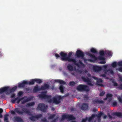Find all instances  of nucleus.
<instances>
[{"instance_id": "f257e3e1", "label": "nucleus", "mask_w": 122, "mask_h": 122, "mask_svg": "<svg viewBox=\"0 0 122 122\" xmlns=\"http://www.w3.org/2000/svg\"><path fill=\"white\" fill-rule=\"evenodd\" d=\"M21 110L22 111H21L19 108H15L14 110L15 111L13 110L11 111V113L12 115H15V112H16L20 115H23L24 113H26L31 116L29 117V119L31 121H36V119H38L42 117V115L41 114L33 116L29 110L25 108H23Z\"/></svg>"}, {"instance_id": "f03ea898", "label": "nucleus", "mask_w": 122, "mask_h": 122, "mask_svg": "<svg viewBox=\"0 0 122 122\" xmlns=\"http://www.w3.org/2000/svg\"><path fill=\"white\" fill-rule=\"evenodd\" d=\"M72 52H70L68 54V56L67 57V53H65L64 52L61 51L60 53V55L61 57V60L63 61H68L69 59H71L70 57L72 55Z\"/></svg>"}, {"instance_id": "7ed1b4c3", "label": "nucleus", "mask_w": 122, "mask_h": 122, "mask_svg": "<svg viewBox=\"0 0 122 122\" xmlns=\"http://www.w3.org/2000/svg\"><path fill=\"white\" fill-rule=\"evenodd\" d=\"M86 54L88 56L90 57L92 59H85L84 57V58L82 59H83L85 62H86V61H88L90 62H93L97 60V57L94 54H92L89 52H87L86 53Z\"/></svg>"}, {"instance_id": "20e7f679", "label": "nucleus", "mask_w": 122, "mask_h": 122, "mask_svg": "<svg viewBox=\"0 0 122 122\" xmlns=\"http://www.w3.org/2000/svg\"><path fill=\"white\" fill-rule=\"evenodd\" d=\"M48 106L44 103H39L36 108L37 109L45 112L48 108Z\"/></svg>"}, {"instance_id": "39448f33", "label": "nucleus", "mask_w": 122, "mask_h": 122, "mask_svg": "<svg viewBox=\"0 0 122 122\" xmlns=\"http://www.w3.org/2000/svg\"><path fill=\"white\" fill-rule=\"evenodd\" d=\"M39 97L40 98L46 99L49 102H52V100L51 98V96L46 95L45 92L39 95Z\"/></svg>"}, {"instance_id": "423d86ee", "label": "nucleus", "mask_w": 122, "mask_h": 122, "mask_svg": "<svg viewBox=\"0 0 122 122\" xmlns=\"http://www.w3.org/2000/svg\"><path fill=\"white\" fill-rule=\"evenodd\" d=\"M77 89L79 91H85L87 92L89 91L88 86L86 85L80 84L77 86Z\"/></svg>"}, {"instance_id": "0eeeda50", "label": "nucleus", "mask_w": 122, "mask_h": 122, "mask_svg": "<svg viewBox=\"0 0 122 122\" xmlns=\"http://www.w3.org/2000/svg\"><path fill=\"white\" fill-rule=\"evenodd\" d=\"M65 119H68L69 120H75V118L72 115L70 114H64L62 115L60 120L61 121H62L64 120Z\"/></svg>"}, {"instance_id": "6e6552de", "label": "nucleus", "mask_w": 122, "mask_h": 122, "mask_svg": "<svg viewBox=\"0 0 122 122\" xmlns=\"http://www.w3.org/2000/svg\"><path fill=\"white\" fill-rule=\"evenodd\" d=\"M83 81L87 83V84L90 86H92L93 84L92 83V81L91 79L88 78L87 76H83L81 77Z\"/></svg>"}, {"instance_id": "1a4fd4ad", "label": "nucleus", "mask_w": 122, "mask_h": 122, "mask_svg": "<svg viewBox=\"0 0 122 122\" xmlns=\"http://www.w3.org/2000/svg\"><path fill=\"white\" fill-rule=\"evenodd\" d=\"M62 97L61 96H59L54 97L53 99V102L56 104H59L60 103Z\"/></svg>"}, {"instance_id": "9d476101", "label": "nucleus", "mask_w": 122, "mask_h": 122, "mask_svg": "<svg viewBox=\"0 0 122 122\" xmlns=\"http://www.w3.org/2000/svg\"><path fill=\"white\" fill-rule=\"evenodd\" d=\"M76 56L78 58H83L84 57V52L80 50H77L76 51Z\"/></svg>"}, {"instance_id": "9b49d317", "label": "nucleus", "mask_w": 122, "mask_h": 122, "mask_svg": "<svg viewBox=\"0 0 122 122\" xmlns=\"http://www.w3.org/2000/svg\"><path fill=\"white\" fill-rule=\"evenodd\" d=\"M93 78L94 79L96 80L97 85L101 86H103V84H102L103 82V80L100 78H98L95 76L93 77Z\"/></svg>"}, {"instance_id": "f8f14e48", "label": "nucleus", "mask_w": 122, "mask_h": 122, "mask_svg": "<svg viewBox=\"0 0 122 122\" xmlns=\"http://www.w3.org/2000/svg\"><path fill=\"white\" fill-rule=\"evenodd\" d=\"M100 56L97 58V59L99 60H105V58L103 56L105 55L104 51H101L99 52Z\"/></svg>"}, {"instance_id": "ddd939ff", "label": "nucleus", "mask_w": 122, "mask_h": 122, "mask_svg": "<svg viewBox=\"0 0 122 122\" xmlns=\"http://www.w3.org/2000/svg\"><path fill=\"white\" fill-rule=\"evenodd\" d=\"M13 120L14 122H22L23 119L20 117L17 116H14L13 118Z\"/></svg>"}, {"instance_id": "4468645a", "label": "nucleus", "mask_w": 122, "mask_h": 122, "mask_svg": "<svg viewBox=\"0 0 122 122\" xmlns=\"http://www.w3.org/2000/svg\"><path fill=\"white\" fill-rule=\"evenodd\" d=\"M93 70L95 72H98L101 70V67L97 66H94L93 67Z\"/></svg>"}, {"instance_id": "2eb2a0df", "label": "nucleus", "mask_w": 122, "mask_h": 122, "mask_svg": "<svg viewBox=\"0 0 122 122\" xmlns=\"http://www.w3.org/2000/svg\"><path fill=\"white\" fill-rule=\"evenodd\" d=\"M49 88L50 86L48 84L45 83L41 86V90H48L50 89Z\"/></svg>"}, {"instance_id": "dca6fc26", "label": "nucleus", "mask_w": 122, "mask_h": 122, "mask_svg": "<svg viewBox=\"0 0 122 122\" xmlns=\"http://www.w3.org/2000/svg\"><path fill=\"white\" fill-rule=\"evenodd\" d=\"M9 90V87H5L0 89V94L4 92H6L7 94V93L8 90Z\"/></svg>"}, {"instance_id": "f3484780", "label": "nucleus", "mask_w": 122, "mask_h": 122, "mask_svg": "<svg viewBox=\"0 0 122 122\" xmlns=\"http://www.w3.org/2000/svg\"><path fill=\"white\" fill-rule=\"evenodd\" d=\"M112 115L113 116H116L120 118L122 117V113L121 112H115L112 113Z\"/></svg>"}, {"instance_id": "a211bd4d", "label": "nucleus", "mask_w": 122, "mask_h": 122, "mask_svg": "<svg viewBox=\"0 0 122 122\" xmlns=\"http://www.w3.org/2000/svg\"><path fill=\"white\" fill-rule=\"evenodd\" d=\"M92 102L94 104H102L104 103V101L98 99H95L93 100Z\"/></svg>"}, {"instance_id": "6ab92c4d", "label": "nucleus", "mask_w": 122, "mask_h": 122, "mask_svg": "<svg viewBox=\"0 0 122 122\" xmlns=\"http://www.w3.org/2000/svg\"><path fill=\"white\" fill-rule=\"evenodd\" d=\"M17 88V87L16 86H15L11 88H10L9 87V90H8L7 94H9L13 92Z\"/></svg>"}, {"instance_id": "aec40b11", "label": "nucleus", "mask_w": 122, "mask_h": 122, "mask_svg": "<svg viewBox=\"0 0 122 122\" xmlns=\"http://www.w3.org/2000/svg\"><path fill=\"white\" fill-rule=\"evenodd\" d=\"M88 108V104L86 103H83L81 107V109L83 110H86Z\"/></svg>"}, {"instance_id": "412c9836", "label": "nucleus", "mask_w": 122, "mask_h": 122, "mask_svg": "<svg viewBox=\"0 0 122 122\" xmlns=\"http://www.w3.org/2000/svg\"><path fill=\"white\" fill-rule=\"evenodd\" d=\"M41 88L39 87V86L37 85L34 87V88L33 90V92L34 93H36L37 92L41 90Z\"/></svg>"}, {"instance_id": "4be33fe9", "label": "nucleus", "mask_w": 122, "mask_h": 122, "mask_svg": "<svg viewBox=\"0 0 122 122\" xmlns=\"http://www.w3.org/2000/svg\"><path fill=\"white\" fill-rule=\"evenodd\" d=\"M69 59V60L68 61L69 62H72L73 63L74 65L77 66H79V64L77 63V61H76L75 59L72 58Z\"/></svg>"}, {"instance_id": "5701e85b", "label": "nucleus", "mask_w": 122, "mask_h": 122, "mask_svg": "<svg viewBox=\"0 0 122 122\" xmlns=\"http://www.w3.org/2000/svg\"><path fill=\"white\" fill-rule=\"evenodd\" d=\"M27 81H24L22 83L18 84V86L19 87H24L25 84H27Z\"/></svg>"}, {"instance_id": "b1692460", "label": "nucleus", "mask_w": 122, "mask_h": 122, "mask_svg": "<svg viewBox=\"0 0 122 122\" xmlns=\"http://www.w3.org/2000/svg\"><path fill=\"white\" fill-rule=\"evenodd\" d=\"M31 98L30 97H28L26 98V99H24L23 101L21 102V103L22 104H24L25 103H26L29 101H30L31 100Z\"/></svg>"}, {"instance_id": "393cba45", "label": "nucleus", "mask_w": 122, "mask_h": 122, "mask_svg": "<svg viewBox=\"0 0 122 122\" xmlns=\"http://www.w3.org/2000/svg\"><path fill=\"white\" fill-rule=\"evenodd\" d=\"M67 67L68 70L70 71H72L73 70V66L70 64L68 65Z\"/></svg>"}, {"instance_id": "a878e982", "label": "nucleus", "mask_w": 122, "mask_h": 122, "mask_svg": "<svg viewBox=\"0 0 122 122\" xmlns=\"http://www.w3.org/2000/svg\"><path fill=\"white\" fill-rule=\"evenodd\" d=\"M35 104L34 102H31L29 103H28L26 104V106L27 107H29L30 106H34Z\"/></svg>"}, {"instance_id": "bb28decb", "label": "nucleus", "mask_w": 122, "mask_h": 122, "mask_svg": "<svg viewBox=\"0 0 122 122\" xmlns=\"http://www.w3.org/2000/svg\"><path fill=\"white\" fill-rule=\"evenodd\" d=\"M35 82V79H33L31 80L30 81H27V84L33 85L34 83Z\"/></svg>"}, {"instance_id": "cd10ccee", "label": "nucleus", "mask_w": 122, "mask_h": 122, "mask_svg": "<svg viewBox=\"0 0 122 122\" xmlns=\"http://www.w3.org/2000/svg\"><path fill=\"white\" fill-rule=\"evenodd\" d=\"M95 115L94 114H92V115L89 118H88V122H91V121L93 120L94 118Z\"/></svg>"}, {"instance_id": "c85d7f7f", "label": "nucleus", "mask_w": 122, "mask_h": 122, "mask_svg": "<svg viewBox=\"0 0 122 122\" xmlns=\"http://www.w3.org/2000/svg\"><path fill=\"white\" fill-rule=\"evenodd\" d=\"M107 66L106 65H104L103 66H102L101 67L102 68L101 70H103L104 72H106L108 70L107 69Z\"/></svg>"}, {"instance_id": "c756f323", "label": "nucleus", "mask_w": 122, "mask_h": 122, "mask_svg": "<svg viewBox=\"0 0 122 122\" xmlns=\"http://www.w3.org/2000/svg\"><path fill=\"white\" fill-rule=\"evenodd\" d=\"M35 82H36V83L40 84L42 82V81L41 79H34Z\"/></svg>"}, {"instance_id": "7c9ffc66", "label": "nucleus", "mask_w": 122, "mask_h": 122, "mask_svg": "<svg viewBox=\"0 0 122 122\" xmlns=\"http://www.w3.org/2000/svg\"><path fill=\"white\" fill-rule=\"evenodd\" d=\"M55 114H51L48 118V119H51L53 118L55 116Z\"/></svg>"}, {"instance_id": "2f4dec72", "label": "nucleus", "mask_w": 122, "mask_h": 122, "mask_svg": "<svg viewBox=\"0 0 122 122\" xmlns=\"http://www.w3.org/2000/svg\"><path fill=\"white\" fill-rule=\"evenodd\" d=\"M90 51L91 52L94 53H97V51L93 48L90 49Z\"/></svg>"}, {"instance_id": "473e14b6", "label": "nucleus", "mask_w": 122, "mask_h": 122, "mask_svg": "<svg viewBox=\"0 0 122 122\" xmlns=\"http://www.w3.org/2000/svg\"><path fill=\"white\" fill-rule=\"evenodd\" d=\"M107 72L111 74H114V72L112 70H108L106 72H105V73L107 74Z\"/></svg>"}, {"instance_id": "72a5a7b5", "label": "nucleus", "mask_w": 122, "mask_h": 122, "mask_svg": "<svg viewBox=\"0 0 122 122\" xmlns=\"http://www.w3.org/2000/svg\"><path fill=\"white\" fill-rule=\"evenodd\" d=\"M59 89L60 90L61 92H62L63 93L64 92V88L63 86L62 85H61L59 87Z\"/></svg>"}, {"instance_id": "f704fd0d", "label": "nucleus", "mask_w": 122, "mask_h": 122, "mask_svg": "<svg viewBox=\"0 0 122 122\" xmlns=\"http://www.w3.org/2000/svg\"><path fill=\"white\" fill-rule=\"evenodd\" d=\"M106 96L107 98H108L109 97H110L109 98V101H110V100L112 99V98H111L112 97L113 95L112 94L108 93L107 94Z\"/></svg>"}, {"instance_id": "c9c22d12", "label": "nucleus", "mask_w": 122, "mask_h": 122, "mask_svg": "<svg viewBox=\"0 0 122 122\" xmlns=\"http://www.w3.org/2000/svg\"><path fill=\"white\" fill-rule=\"evenodd\" d=\"M9 116L8 114H6L4 115V121H6L8 120V117Z\"/></svg>"}, {"instance_id": "e433bc0d", "label": "nucleus", "mask_w": 122, "mask_h": 122, "mask_svg": "<svg viewBox=\"0 0 122 122\" xmlns=\"http://www.w3.org/2000/svg\"><path fill=\"white\" fill-rule=\"evenodd\" d=\"M117 66V62H113L111 65V66L115 68Z\"/></svg>"}, {"instance_id": "4c0bfd02", "label": "nucleus", "mask_w": 122, "mask_h": 122, "mask_svg": "<svg viewBox=\"0 0 122 122\" xmlns=\"http://www.w3.org/2000/svg\"><path fill=\"white\" fill-rule=\"evenodd\" d=\"M75 84V83L74 81H71L69 84V85L70 86H74Z\"/></svg>"}, {"instance_id": "58836bf2", "label": "nucleus", "mask_w": 122, "mask_h": 122, "mask_svg": "<svg viewBox=\"0 0 122 122\" xmlns=\"http://www.w3.org/2000/svg\"><path fill=\"white\" fill-rule=\"evenodd\" d=\"M18 96L19 97H21V96H23V92L22 91H19L18 93Z\"/></svg>"}, {"instance_id": "ea45409f", "label": "nucleus", "mask_w": 122, "mask_h": 122, "mask_svg": "<svg viewBox=\"0 0 122 122\" xmlns=\"http://www.w3.org/2000/svg\"><path fill=\"white\" fill-rule=\"evenodd\" d=\"M103 115V113L101 112L97 115V116L98 118H100L101 116Z\"/></svg>"}, {"instance_id": "a19ab883", "label": "nucleus", "mask_w": 122, "mask_h": 122, "mask_svg": "<svg viewBox=\"0 0 122 122\" xmlns=\"http://www.w3.org/2000/svg\"><path fill=\"white\" fill-rule=\"evenodd\" d=\"M59 83L61 84H66V82L64 81L61 80H60Z\"/></svg>"}, {"instance_id": "79ce46f5", "label": "nucleus", "mask_w": 122, "mask_h": 122, "mask_svg": "<svg viewBox=\"0 0 122 122\" xmlns=\"http://www.w3.org/2000/svg\"><path fill=\"white\" fill-rule=\"evenodd\" d=\"M41 121L42 122H48V120L45 118H44L42 119L41 120Z\"/></svg>"}, {"instance_id": "37998d69", "label": "nucleus", "mask_w": 122, "mask_h": 122, "mask_svg": "<svg viewBox=\"0 0 122 122\" xmlns=\"http://www.w3.org/2000/svg\"><path fill=\"white\" fill-rule=\"evenodd\" d=\"M88 119V117H86L85 118H82V122H86L87 120Z\"/></svg>"}, {"instance_id": "c03bdc74", "label": "nucleus", "mask_w": 122, "mask_h": 122, "mask_svg": "<svg viewBox=\"0 0 122 122\" xmlns=\"http://www.w3.org/2000/svg\"><path fill=\"white\" fill-rule=\"evenodd\" d=\"M105 93V92L104 91H103L100 92L99 96H103Z\"/></svg>"}, {"instance_id": "a18cd8bd", "label": "nucleus", "mask_w": 122, "mask_h": 122, "mask_svg": "<svg viewBox=\"0 0 122 122\" xmlns=\"http://www.w3.org/2000/svg\"><path fill=\"white\" fill-rule=\"evenodd\" d=\"M117 104V102L116 101H114L112 102V105L114 107L116 106Z\"/></svg>"}, {"instance_id": "49530a36", "label": "nucleus", "mask_w": 122, "mask_h": 122, "mask_svg": "<svg viewBox=\"0 0 122 122\" xmlns=\"http://www.w3.org/2000/svg\"><path fill=\"white\" fill-rule=\"evenodd\" d=\"M117 88L120 90H122V84H120L117 87Z\"/></svg>"}, {"instance_id": "de8ad7c7", "label": "nucleus", "mask_w": 122, "mask_h": 122, "mask_svg": "<svg viewBox=\"0 0 122 122\" xmlns=\"http://www.w3.org/2000/svg\"><path fill=\"white\" fill-rule=\"evenodd\" d=\"M16 98H18L16 100H17V103L19 104L20 102V101H21V100L19 97H18Z\"/></svg>"}, {"instance_id": "09e8293b", "label": "nucleus", "mask_w": 122, "mask_h": 122, "mask_svg": "<svg viewBox=\"0 0 122 122\" xmlns=\"http://www.w3.org/2000/svg\"><path fill=\"white\" fill-rule=\"evenodd\" d=\"M105 72H104V74H102L100 75V77H103L105 78L106 77V75L107 74L105 73Z\"/></svg>"}, {"instance_id": "8fccbe9b", "label": "nucleus", "mask_w": 122, "mask_h": 122, "mask_svg": "<svg viewBox=\"0 0 122 122\" xmlns=\"http://www.w3.org/2000/svg\"><path fill=\"white\" fill-rule=\"evenodd\" d=\"M105 60H102V61H101L100 62V63L101 64H105L106 63V61H105Z\"/></svg>"}, {"instance_id": "3c124183", "label": "nucleus", "mask_w": 122, "mask_h": 122, "mask_svg": "<svg viewBox=\"0 0 122 122\" xmlns=\"http://www.w3.org/2000/svg\"><path fill=\"white\" fill-rule=\"evenodd\" d=\"M18 98H16L14 99H12V102L13 103H15V101L17 100Z\"/></svg>"}, {"instance_id": "603ef678", "label": "nucleus", "mask_w": 122, "mask_h": 122, "mask_svg": "<svg viewBox=\"0 0 122 122\" xmlns=\"http://www.w3.org/2000/svg\"><path fill=\"white\" fill-rule=\"evenodd\" d=\"M116 70H118L120 72H122V67H120L118 69H117Z\"/></svg>"}, {"instance_id": "864d4df0", "label": "nucleus", "mask_w": 122, "mask_h": 122, "mask_svg": "<svg viewBox=\"0 0 122 122\" xmlns=\"http://www.w3.org/2000/svg\"><path fill=\"white\" fill-rule=\"evenodd\" d=\"M55 57H56V59H57L58 58L60 57V56H59V55L57 53L55 54Z\"/></svg>"}, {"instance_id": "5fc2aeb1", "label": "nucleus", "mask_w": 122, "mask_h": 122, "mask_svg": "<svg viewBox=\"0 0 122 122\" xmlns=\"http://www.w3.org/2000/svg\"><path fill=\"white\" fill-rule=\"evenodd\" d=\"M58 118V117H57L56 118H55L53 119L52 121L51 122H56L57 119Z\"/></svg>"}, {"instance_id": "6e6d98bb", "label": "nucleus", "mask_w": 122, "mask_h": 122, "mask_svg": "<svg viewBox=\"0 0 122 122\" xmlns=\"http://www.w3.org/2000/svg\"><path fill=\"white\" fill-rule=\"evenodd\" d=\"M107 53L108 55L109 56H112V52L110 51H109L108 52H107Z\"/></svg>"}, {"instance_id": "4d7b16f0", "label": "nucleus", "mask_w": 122, "mask_h": 122, "mask_svg": "<svg viewBox=\"0 0 122 122\" xmlns=\"http://www.w3.org/2000/svg\"><path fill=\"white\" fill-rule=\"evenodd\" d=\"M117 65L119 66H122V61L118 62L117 63Z\"/></svg>"}, {"instance_id": "13d9d810", "label": "nucleus", "mask_w": 122, "mask_h": 122, "mask_svg": "<svg viewBox=\"0 0 122 122\" xmlns=\"http://www.w3.org/2000/svg\"><path fill=\"white\" fill-rule=\"evenodd\" d=\"M118 99L119 101L120 102H122V99L120 97H118Z\"/></svg>"}, {"instance_id": "bf43d9fd", "label": "nucleus", "mask_w": 122, "mask_h": 122, "mask_svg": "<svg viewBox=\"0 0 122 122\" xmlns=\"http://www.w3.org/2000/svg\"><path fill=\"white\" fill-rule=\"evenodd\" d=\"M15 94H12L11 95V98H13L14 97H15Z\"/></svg>"}, {"instance_id": "052dcab7", "label": "nucleus", "mask_w": 122, "mask_h": 122, "mask_svg": "<svg viewBox=\"0 0 122 122\" xmlns=\"http://www.w3.org/2000/svg\"><path fill=\"white\" fill-rule=\"evenodd\" d=\"M107 115H108L109 118H112V117L110 115L109 113H108Z\"/></svg>"}, {"instance_id": "680f3d73", "label": "nucleus", "mask_w": 122, "mask_h": 122, "mask_svg": "<svg viewBox=\"0 0 122 122\" xmlns=\"http://www.w3.org/2000/svg\"><path fill=\"white\" fill-rule=\"evenodd\" d=\"M60 80L59 79L55 80L54 81L55 82L59 83Z\"/></svg>"}, {"instance_id": "e2e57ef3", "label": "nucleus", "mask_w": 122, "mask_h": 122, "mask_svg": "<svg viewBox=\"0 0 122 122\" xmlns=\"http://www.w3.org/2000/svg\"><path fill=\"white\" fill-rule=\"evenodd\" d=\"M103 115H104V116H103V118H104V119H106L107 118V116L106 115H105V114H103Z\"/></svg>"}, {"instance_id": "0e129e2a", "label": "nucleus", "mask_w": 122, "mask_h": 122, "mask_svg": "<svg viewBox=\"0 0 122 122\" xmlns=\"http://www.w3.org/2000/svg\"><path fill=\"white\" fill-rule=\"evenodd\" d=\"M113 85L114 86H117L118 85V84L117 83L114 82V83Z\"/></svg>"}, {"instance_id": "69168bd1", "label": "nucleus", "mask_w": 122, "mask_h": 122, "mask_svg": "<svg viewBox=\"0 0 122 122\" xmlns=\"http://www.w3.org/2000/svg\"><path fill=\"white\" fill-rule=\"evenodd\" d=\"M119 81H122V76H120L119 77Z\"/></svg>"}, {"instance_id": "338daca9", "label": "nucleus", "mask_w": 122, "mask_h": 122, "mask_svg": "<svg viewBox=\"0 0 122 122\" xmlns=\"http://www.w3.org/2000/svg\"><path fill=\"white\" fill-rule=\"evenodd\" d=\"M3 111V110L1 108H0V113H1Z\"/></svg>"}, {"instance_id": "774afa93", "label": "nucleus", "mask_w": 122, "mask_h": 122, "mask_svg": "<svg viewBox=\"0 0 122 122\" xmlns=\"http://www.w3.org/2000/svg\"><path fill=\"white\" fill-rule=\"evenodd\" d=\"M84 98H88V97L87 95H85L84 96Z\"/></svg>"}]
</instances>
